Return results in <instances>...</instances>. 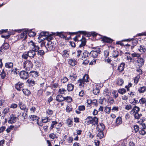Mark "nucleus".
I'll return each mask as SVG.
<instances>
[{"label": "nucleus", "instance_id": "nucleus-1", "mask_svg": "<svg viewBox=\"0 0 146 146\" xmlns=\"http://www.w3.org/2000/svg\"><path fill=\"white\" fill-rule=\"evenodd\" d=\"M75 35L74 38V40L76 41H80L81 42V44L79 45V47L81 48L84 46L86 44V40L84 37H82V38L79 40L80 37V35L78 33H76L74 32V36Z\"/></svg>", "mask_w": 146, "mask_h": 146}, {"label": "nucleus", "instance_id": "nucleus-2", "mask_svg": "<svg viewBox=\"0 0 146 146\" xmlns=\"http://www.w3.org/2000/svg\"><path fill=\"white\" fill-rule=\"evenodd\" d=\"M139 110V108L138 107L135 106L131 111V115L134 116L135 118L138 119L142 116V114H139L138 113Z\"/></svg>", "mask_w": 146, "mask_h": 146}, {"label": "nucleus", "instance_id": "nucleus-3", "mask_svg": "<svg viewBox=\"0 0 146 146\" xmlns=\"http://www.w3.org/2000/svg\"><path fill=\"white\" fill-rule=\"evenodd\" d=\"M85 120V123L88 125L91 124L93 125L98 123V118L96 117H93L91 116L87 117Z\"/></svg>", "mask_w": 146, "mask_h": 146}, {"label": "nucleus", "instance_id": "nucleus-4", "mask_svg": "<svg viewBox=\"0 0 146 146\" xmlns=\"http://www.w3.org/2000/svg\"><path fill=\"white\" fill-rule=\"evenodd\" d=\"M23 64L24 68L27 70H30L33 67V63L31 61L29 60L25 61L23 62Z\"/></svg>", "mask_w": 146, "mask_h": 146}, {"label": "nucleus", "instance_id": "nucleus-5", "mask_svg": "<svg viewBox=\"0 0 146 146\" xmlns=\"http://www.w3.org/2000/svg\"><path fill=\"white\" fill-rule=\"evenodd\" d=\"M88 75L87 74H85L82 79H80L78 80V82L79 83V86L81 87H84L85 82H88Z\"/></svg>", "mask_w": 146, "mask_h": 146}, {"label": "nucleus", "instance_id": "nucleus-6", "mask_svg": "<svg viewBox=\"0 0 146 146\" xmlns=\"http://www.w3.org/2000/svg\"><path fill=\"white\" fill-rule=\"evenodd\" d=\"M46 47L48 51H54L55 48V44L51 41H48Z\"/></svg>", "mask_w": 146, "mask_h": 146}, {"label": "nucleus", "instance_id": "nucleus-7", "mask_svg": "<svg viewBox=\"0 0 146 146\" xmlns=\"http://www.w3.org/2000/svg\"><path fill=\"white\" fill-rule=\"evenodd\" d=\"M19 74L20 78L23 80L27 79L29 76L27 72L23 70L21 71Z\"/></svg>", "mask_w": 146, "mask_h": 146}, {"label": "nucleus", "instance_id": "nucleus-8", "mask_svg": "<svg viewBox=\"0 0 146 146\" xmlns=\"http://www.w3.org/2000/svg\"><path fill=\"white\" fill-rule=\"evenodd\" d=\"M29 46L32 48V50L37 52L39 49V47L36 44L31 40L29 42Z\"/></svg>", "mask_w": 146, "mask_h": 146}, {"label": "nucleus", "instance_id": "nucleus-9", "mask_svg": "<svg viewBox=\"0 0 146 146\" xmlns=\"http://www.w3.org/2000/svg\"><path fill=\"white\" fill-rule=\"evenodd\" d=\"M98 49L96 51H92L89 53V56L92 58H96L98 56V53H100L101 52L100 48H98Z\"/></svg>", "mask_w": 146, "mask_h": 146}, {"label": "nucleus", "instance_id": "nucleus-10", "mask_svg": "<svg viewBox=\"0 0 146 146\" xmlns=\"http://www.w3.org/2000/svg\"><path fill=\"white\" fill-rule=\"evenodd\" d=\"M101 39L102 41L107 43H111L113 41L112 39L106 36H103L101 38Z\"/></svg>", "mask_w": 146, "mask_h": 146}, {"label": "nucleus", "instance_id": "nucleus-11", "mask_svg": "<svg viewBox=\"0 0 146 146\" xmlns=\"http://www.w3.org/2000/svg\"><path fill=\"white\" fill-rule=\"evenodd\" d=\"M20 108L22 110H24L26 112H27L28 110V109L26 108L25 105L23 104L22 102H19L18 104Z\"/></svg>", "mask_w": 146, "mask_h": 146}, {"label": "nucleus", "instance_id": "nucleus-12", "mask_svg": "<svg viewBox=\"0 0 146 146\" xmlns=\"http://www.w3.org/2000/svg\"><path fill=\"white\" fill-rule=\"evenodd\" d=\"M17 117L14 116L13 114L11 115L10 119L8 121V122L12 124L14 123L17 120Z\"/></svg>", "mask_w": 146, "mask_h": 146}, {"label": "nucleus", "instance_id": "nucleus-13", "mask_svg": "<svg viewBox=\"0 0 146 146\" xmlns=\"http://www.w3.org/2000/svg\"><path fill=\"white\" fill-rule=\"evenodd\" d=\"M97 128L98 131H103L105 128V126L103 123H100L97 125Z\"/></svg>", "mask_w": 146, "mask_h": 146}, {"label": "nucleus", "instance_id": "nucleus-14", "mask_svg": "<svg viewBox=\"0 0 146 146\" xmlns=\"http://www.w3.org/2000/svg\"><path fill=\"white\" fill-rule=\"evenodd\" d=\"M36 51L33 50H30L27 52L29 57L30 58H34L36 55Z\"/></svg>", "mask_w": 146, "mask_h": 146}, {"label": "nucleus", "instance_id": "nucleus-15", "mask_svg": "<svg viewBox=\"0 0 146 146\" xmlns=\"http://www.w3.org/2000/svg\"><path fill=\"white\" fill-rule=\"evenodd\" d=\"M23 86L22 83L18 82L15 85V88L17 90L20 91L22 89Z\"/></svg>", "mask_w": 146, "mask_h": 146}, {"label": "nucleus", "instance_id": "nucleus-16", "mask_svg": "<svg viewBox=\"0 0 146 146\" xmlns=\"http://www.w3.org/2000/svg\"><path fill=\"white\" fill-rule=\"evenodd\" d=\"M28 31L26 29L22 33L19 35V37L21 38H22L25 37V38L24 39L25 40L27 38L26 34L28 33Z\"/></svg>", "mask_w": 146, "mask_h": 146}, {"label": "nucleus", "instance_id": "nucleus-17", "mask_svg": "<svg viewBox=\"0 0 146 146\" xmlns=\"http://www.w3.org/2000/svg\"><path fill=\"white\" fill-rule=\"evenodd\" d=\"M29 74V76L30 77H33L34 78H36L39 75V74L38 72L35 71H31Z\"/></svg>", "mask_w": 146, "mask_h": 146}, {"label": "nucleus", "instance_id": "nucleus-18", "mask_svg": "<svg viewBox=\"0 0 146 146\" xmlns=\"http://www.w3.org/2000/svg\"><path fill=\"white\" fill-rule=\"evenodd\" d=\"M4 30L5 31V32H4L2 33H6L7 34L6 35H2L1 36V37L2 38H5L8 39L9 37L10 36V34L9 32L8 31V30L7 29H4Z\"/></svg>", "mask_w": 146, "mask_h": 146}, {"label": "nucleus", "instance_id": "nucleus-19", "mask_svg": "<svg viewBox=\"0 0 146 146\" xmlns=\"http://www.w3.org/2000/svg\"><path fill=\"white\" fill-rule=\"evenodd\" d=\"M11 72L12 74L15 75H17L20 73L19 70L16 68H13L11 69Z\"/></svg>", "mask_w": 146, "mask_h": 146}, {"label": "nucleus", "instance_id": "nucleus-20", "mask_svg": "<svg viewBox=\"0 0 146 146\" xmlns=\"http://www.w3.org/2000/svg\"><path fill=\"white\" fill-rule=\"evenodd\" d=\"M64 97L61 95H58L56 97V100L58 102H62L64 100Z\"/></svg>", "mask_w": 146, "mask_h": 146}, {"label": "nucleus", "instance_id": "nucleus-21", "mask_svg": "<svg viewBox=\"0 0 146 146\" xmlns=\"http://www.w3.org/2000/svg\"><path fill=\"white\" fill-rule=\"evenodd\" d=\"M13 66V64L11 62H7L5 64V66L9 69L12 68Z\"/></svg>", "mask_w": 146, "mask_h": 146}, {"label": "nucleus", "instance_id": "nucleus-22", "mask_svg": "<svg viewBox=\"0 0 146 146\" xmlns=\"http://www.w3.org/2000/svg\"><path fill=\"white\" fill-rule=\"evenodd\" d=\"M58 35L60 36V37L62 38H66V37L67 33H64L63 32H57L56 33Z\"/></svg>", "mask_w": 146, "mask_h": 146}, {"label": "nucleus", "instance_id": "nucleus-23", "mask_svg": "<svg viewBox=\"0 0 146 146\" xmlns=\"http://www.w3.org/2000/svg\"><path fill=\"white\" fill-rule=\"evenodd\" d=\"M137 63L139 66L143 65L144 64L143 59L141 58H139L137 60Z\"/></svg>", "mask_w": 146, "mask_h": 146}, {"label": "nucleus", "instance_id": "nucleus-24", "mask_svg": "<svg viewBox=\"0 0 146 146\" xmlns=\"http://www.w3.org/2000/svg\"><path fill=\"white\" fill-rule=\"evenodd\" d=\"M104 94L105 96H109L111 94V92L108 89H105L104 91Z\"/></svg>", "mask_w": 146, "mask_h": 146}, {"label": "nucleus", "instance_id": "nucleus-25", "mask_svg": "<svg viewBox=\"0 0 146 146\" xmlns=\"http://www.w3.org/2000/svg\"><path fill=\"white\" fill-rule=\"evenodd\" d=\"M124 83L123 80L121 78L118 79L116 81V84L118 86H121Z\"/></svg>", "mask_w": 146, "mask_h": 146}, {"label": "nucleus", "instance_id": "nucleus-26", "mask_svg": "<svg viewBox=\"0 0 146 146\" xmlns=\"http://www.w3.org/2000/svg\"><path fill=\"white\" fill-rule=\"evenodd\" d=\"M125 64L124 63H122L118 68V70L119 72L122 71L124 68Z\"/></svg>", "mask_w": 146, "mask_h": 146}, {"label": "nucleus", "instance_id": "nucleus-27", "mask_svg": "<svg viewBox=\"0 0 146 146\" xmlns=\"http://www.w3.org/2000/svg\"><path fill=\"white\" fill-rule=\"evenodd\" d=\"M66 124L68 125L70 127L72 125V119L68 118L66 120Z\"/></svg>", "mask_w": 146, "mask_h": 146}, {"label": "nucleus", "instance_id": "nucleus-28", "mask_svg": "<svg viewBox=\"0 0 146 146\" xmlns=\"http://www.w3.org/2000/svg\"><path fill=\"white\" fill-rule=\"evenodd\" d=\"M30 119H31L33 121H38L39 119V117L35 115H31L29 116Z\"/></svg>", "mask_w": 146, "mask_h": 146}, {"label": "nucleus", "instance_id": "nucleus-29", "mask_svg": "<svg viewBox=\"0 0 146 146\" xmlns=\"http://www.w3.org/2000/svg\"><path fill=\"white\" fill-rule=\"evenodd\" d=\"M49 35V34L48 32L42 31L40 33L39 37H41L42 36H48Z\"/></svg>", "mask_w": 146, "mask_h": 146}, {"label": "nucleus", "instance_id": "nucleus-30", "mask_svg": "<svg viewBox=\"0 0 146 146\" xmlns=\"http://www.w3.org/2000/svg\"><path fill=\"white\" fill-rule=\"evenodd\" d=\"M146 91V87L143 86L139 88L138 89V91L139 93H143Z\"/></svg>", "mask_w": 146, "mask_h": 146}, {"label": "nucleus", "instance_id": "nucleus-31", "mask_svg": "<svg viewBox=\"0 0 146 146\" xmlns=\"http://www.w3.org/2000/svg\"><path fill=\"white\" fill-rule=\"evenodd\" d=\"M28 31V33L30 37H33L35 36L36 34L35 32L32 31L31 30L29 31L28 30H26Z\"/></svg>", "mask_w": 146, "mask_h": 146}, {"label": "nucleus", "instance_id": "nucleus-32", "mask_svg": "<svg viewBox=\"0 0 146 146\" xmlns=\"http://www.w3.org/2000/svg\"><path fill=\"white\" fill-rule=\"evenodd\" d=\"M22 91L24 94L25 95L29 96L31 94L30 91L27 89H23L22 90Z\"/></svg>", "mask_w": 146, "mask_h": 146}, {"label": "nucleus", "instance_id": "nucleus-33", "mask_svg": "<svg viewBox=\"0 0 146 146\" xmlns=\"http://www.w3.org/2000/svg\"><path fill=\"white\" fill-rule=\"evenodd\" d=\"M139 50L140 52H145L146 51V48L143 45H140Z\"/></svg>", "mask_w": 146, "mask_h": 146}, {"label": "nucleus", "instance_id": "nucleus-34", "mask_svg": "<svg viewBox=\"0 0 146 146\" xmlns=\"http://www.w3.org/2000/svg\"><path fill=\"white\" fill-rule=\"evenodd\" d=\"M89 55V52L87 51H85L84 52H83V55L82 56V59L83 60H85L84 58L87 57H88Z\"/></svg>", "mask_w": 146, "mask_h": 146}, {"label": "nucleus", "instance_id": "nucleus-35", "mask_svg": "<svg viewBox=\"0 0 146 146\" xmlns=\"http://www.w3.org/2000/svg\"><path fill=\"white\" fill-rule=\"evenodd\" d=\"M27 82L30 86H33L35 84V82L32 79H29L27 80Z\"/></svg>", "mask_w": 146, "mask_h": 146}, {"label": "nucleus", "instance_id": "nucleus-36", "mask_svg": "<svg viewBox=\"0 0 146 146\" xmlns=\"http://www.w3.org/2000/svg\"><path fill=\"white\" fill-rule=\"evenodd\" d=\"M99 132L97 134V136L100 139H101L104 137V135L103 131H98Z\"/></svg>", "mask_w": 146, "mask_h": 146}, {"label": "nucleus", "instance_id": "nucleus-37", "mask_svg": "<svg viewBox=\"0 0 146 146\" xmlns=\"http://www.w3.org/2000/svg\"><path fill=\"white\" fill-rule=\"evenodd\" d=\"M72 105L70 104H68L66 108V111L68 112H70L72 111Z\"/></svg>", "mask_w": 146, "mask_h": 146}, {"label": "nucleus", "instance_id": "nucleus-38", "mask_svg": "<svg viewBox=\"0 0 146 146\" xmlns=\"http://www.w3.org/2000/svg\"><path fill=\"white\" fill-rule=\"evenodd\" d=\"M58 124V122L56 121H53L52 122L51 125L49 128L50 130L52 129L53 128Z\"/></svg>", "mask_w": 146, "mask_h": 146}, {"label": "nucleus", "instance_id": "nucleus-39", "mask_svg": "<svg viewBox=\"0 0 146 146\" xmlns=\"http://www.w3.org/2000/svg\"><path fill=\"white\" fill-rule=\"evenodd\" d=\"M118 52L117 51H114L112 52L111 56L114 58H116L118 56Z\"/></svg>", "mask_w": 146, "mask_h": 146}, {"label": "nucleus", "instance_id": "nucleus-40", "mask_svg": "<svg viewBox=\"0 0 146 146\" xmlns=\"http://www.w3.org/2000/svg\"><path fill=\"white\" fill-rule=\"evenodd\" d=\"M65 101H66L68 102H70L72 101V97L70 96H67L66 97H64Z\"/></svg>", "mask_w": 146, "mask_h": 146}, {"label": "nucleus", "instance_id": "nucleus-41", "mask_svg": "<svg viewBox=\"0 0 146 146\" xmlns=\"http://www.w3.org/2000/svg\"><path fill=\"white\" fill-rule=\"evenodd\" d=\"M116 123L117 124L119 125L121 123L122 120L121 118V117H118L116 120Z\"/></svg>", "mask_w": 146, "mask_h": 146}, {"label": "nucleus", "instance_id": "nucleus-42", "mask_svg": "<svg viewBox=\"0 0 146 146\" xmlns=\"http://www.w3.org/2000/svg\"><path fill=\"white\" fill-rule=\"evenodd\" d=\"M126 60L129 63H131V62H133L134 61L133 58L128 56L126 57Z\"/></svg>", "mask_w": 146, "mask_h": 146}, {"label": "nucleus", "instance_id": "nucleus-43", "mask_svg": "<svg viewBox=\"0 0 146 146\" xmlns=\"http://www.w3.org/2000/svg\"><path fill=\"white\" fill-rule=\"evenodd\" d=\"M67 89L68 91H72L73 90V85L72 84H68Z\"/></svg>", "mask_w": 146, "mask_h": 146}, {"label": "nucleus", "instance_id": "nucleus-44", "mask_svg": "<svg viewBox=\"0 0 146 146\" xmlns=\"http://www.w3.org/2000/svg\"><path fill=\"white\" fill-rule=\"evenodd\" d=\"M28 57H29V56L27 52H25L23 53L21 56L22 58L25 60H27Z\"/></svg>", "mask_w": 146, "mask_h": 146}, {"label": "nucleus", "instance_id": "nucleus-45", "mask_svg": "<svg viewBox=\"0 0 146 146\" xmlns=\"http://www.w3.org/2000/svg\"><path fill=\"white\" fill-rule=\"evenodd\" d=\"M140 76L138 75L134 78V83L137 84L138 83L139 81V79L140 78Z\"/></svg>", "mask_w": 146, "mask_h": 146}, {"label": "nucleus", "instance_id": "nucleus-46", "mask_svg": "<svg viewBox=\"0 0 146 146\" xmlns=\"http://www.w3.org/2000/svg\"><path fill=\"white\" fill-rule=\"evenodd\" d=\"M93 92L94 94L96 95L99 93L100 92V90L98 88L96 87L94 89Z\"/></svg>", "mask_w": 146, "mask_h": 146}, {"label": "nucleus", "instance_id": "nucleus-47", "mask_svg": "<svg viewBox=\"0 0 146 146\" xmlns=\"http://www.w3.org/2000/svg\"><path fill=\"white\" fill-rule=\"evenodd\" d=\"M111 110V108L110 107L106 106L105 108L104 111L106 113L109 114L110 113Z\"/></svg>", "mask_w": 146, "mask_h": 146}, {"label": "nucleus", "instance_id": "nucleus-48", "mask_svg": "<svg viewBox=\"0 0 146 146\" xmlns=\"http://www.w3.org/2000/svg\"><path fill=\"white\" fill-rule=\"evenodd\" d=\"M37 54L38 55H39L40 56H42L44 54V50H38L37 51Z\"/></svg>", "mask_w": 146, "mask_h": 146}, {"label": "nucleus", "instance_id": "nucleus-49", "mask_svg": "<svg viewBox=\"0 0 146 146\" xmlns=\"http://www.w3.org/2000/svg\"><path fill=\"white\" fill-rule=\"evenodd\" d=\"M66 91V90L64 88H60L58 90V92L60 94H65V92Z\"/></svg>", "mask_w": 146, "mask_h": 146}, {"label": "nucleus", "instance_id": "nucleus-50", "mask_svg": "<svg viewBox=\"0 0 146 146\" xmlns=\"http://www.w3.org/2000/svg\"><path fill=\"white\" fill-rule=\"evenodd\" d=\"M1 47L3 48V49H4V50H6L9 48V44L7 43H5L4 44L1 46Z\"/></svg>", "mask_w": 146, "mask_h": 146}, {"label": "nucleus", "instance_id": "nucleus-51", "mask_svg": "<svg viewBox=\"0 0 146 146\" xmlns=\"http://www.w3.org/2000/svg\"><path fill=\"white\" fill-rule=\"evenodd\" d=\"M139 102L141 104H143L146 103V100L145 98H142L141 99H140Z\"/></svg>", "mask_w": 146, "mask_h": 146}, {"label": "nucleus", "instance_id": "nucleus-52", "mask_svg": "<svg viewBox=\"0 0 146 146\" xmlns=\"http://www.w3.org/2000/svg\"><path fill=\"white\" fill-rule=\"evenodd\" d=\"M131 55L133 57L138 58L140 57V54L137 53H134L131 54Z\"/></svg>", "mask_w": 146, "mask_h": 146}, {"label": "nucleus", "instance_id": "nucleus-53", "mask_svg": "<svg viewBox=\"0 0 146 146\" xmlns=\"http://www.w3.org/2000/svg\"><path fill=\"white\" fill-rule=\"evenodd\" d=\"M50 138L52 139H54L55 138H57V137L56 136V135L53 133H50L49 135Z\"/></svg>", "mask_w": 146, "mask_h": 146}, {"label": "nucleus", "instance_id": "nucleus-54", "mask_svg": "<svg viewBox=\"0 0 146 146\" xmlns=\"http://www.w3.org/2000/svg\"><path fill=\"white\" fill-rule=\"evenodd\" d=\"M0 75L1 76L2 79H3L5 78L6 74L4 70H3L2 72H1Z\"/></svg>", "mask_w": 146, "mask_h": 146}, {"label": "nucleus", "instance_id": "nucleus-55", "mask_svg": "<svg viewBox=\"0 0 146 146\" xmlns=\"http://www.w3.org/2000/svg\"><path fill=\"white\" fill-rule=\"evenodd\" d=\"M53 111L50 109L47 110L46 111V114L50 115H52L53 113Z\"/></svg>", "mask_w": 146, "mask_h": 146}, {"label": "nucleus", "instance_id": "nucleus-56", "mask_svg": "<svg viewBox=\"0 0 146 146\" xmlns=\"http://www.w3.org/2000/svg\"><path fill=\"white\" fill-rule=\"evenodd\" d=\"M118 92L121 94H123L125 93L126 91L125 89L124 88H122L121 89H119L118 90Z\"/></svg>", "mask_w": 146, "mask_h": 146}, {"label": "nucleus", "instance_id": "nucleus-57", "mask_svg": "<svg viewBox=\"0 0 146 146\" xmlns=\"http://www.w3.org/2000/svg\"><path fill=\"white\" fill-rule=\"evenodd\" d=\"M112 94L114 98H116L118 96L117 93L115 90H113L112 92Z\"/></svg>", "mask_w": 146, "mask_h": 146}, {"label": "nucleus", "instance_id": "nucleus-58", "mask_svg": "<svg viewBox=\"0 0 146 146\" xmlns=\"http://www.w3.org/2000/svg\"><path fill=\"white\" fill-rule=\"evenodd\" d=\"M85 107L84 105L79 106L78 107V109L79 111H83L85 110Z\"/></svg>", "mask_w": 146, "mask_h": 146}, {"label": "nucleus", "instance_id": "nucleus-59", "mask_svg": "<svg viewBox=\"0 0 146 146\" xmlns=\"http://www.w3.org/2000/svg\"><path fill=\"white\" fill-rule=\"evenodd\" d=\"M132 44L134 46H135L138 43V41L136 39H134L133 38V40H132Z\"/></svg>", "mask_w": 146, "mask_h": 146}, {"label": "nucleus", "instance_id": "nucleus-60", "mask_svg": "<svg viewBox=\"0 0 146 146\" xmlns=\"http://www.w3.org/2000/svg\"><path fill=\"white\" fill-rule=\"evenodd\" d=\"M63 54L64 57H68L69 55V54H68V51L67 50H64L63 52Z\"/></svg>", "mask_w": 146, "mask_h": 146}, {"label": "nucleus", "instance_id": "nucleus-61", "mask_svg": "<svg viewBox=\"0 0 146 146\" xmlns=\"http://www.w3.org/2000/svg\"><path fill=\"white\" fill-rule=\"evenodd\" d=\"M82 132V131L81 130H76V132H75L74 133V135L75 136L77 135H80L81 134Z\"/></svg>", "mask_w": 146, "mask_h": 146}, {"label": "nucleus", "instance_id": "nucleus-62", "mask_svg": "<svg viewBox=\"0 0 146 146\" xmlns=\"http://www.w3.org/2000/svg\"><path fill=\"white\" fill-rule=\"evenodd\" d=\"M9 109L8 108H6L3 110V113L5 114H7L8 112H9Z\"/></svg>", "mask_w": 146, "mask_h": 146}, {"label": "nucleus", "instance_id": "nucleus-63", "mask_svg": "<svg viewBox=\"0 0 146 146\" xmlns=\"http://www.w3.org/2000/svg\"><path fill=\"white\" fill-rule=\"evenodd\" d=\"M48 117H45L42 119V123H46L48 121Z\"/></svg>", "mask_w": 146, "mask_h": 146}, {"label": "nucleus", "instance_id": "nucleus-64", "mask_svg": "<svg viewBox=\"0 0 146 146\" xmlns=\"http://www.w3.org/2000/svg\"><path fill=\"white\" fill-rule=\"evenodd\" d=\"M139 133L140 134L142 135H144L146 134L145 131L142 129L139 131Z\"/></svg>", "mask_w": 146, "mask_h": 146}]
</instances>
